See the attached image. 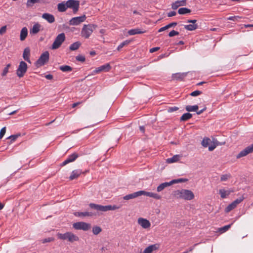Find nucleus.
<instances>
[{"mask_svg": "<svg viewBox=\"0 0 253 253\" xmlns=\"http://www.w3.org/2000/svg\"><path fill=\"white\" fill-rule=\"evenodd\" d=\"M231 226V224L225 225L222 227L220 228L219 229V231L221 233H224L225 231H227L230 228Z\"/></svg>", "mask_w": 253, "mask_h": 253, "instance_id": "79ce46f5", "label": "nucleus"}, {"mask_svg": "<svg viewBox=\"0 0 253 253\" xmlns=\"http://www.w3.org/2000/svg\"><path fill=\"white\" fill-rule=\"evenodd\" d=\"M237 206L232 202L225 209V212H229L232 210L234 209Z\"/></svg>", "mask_w": 253, "mask_h": 253, "instance_id": "ea45409f", "label": "nucleus"}, {"mask_svg": "<svg viewBox=\"0 0 253 253\" xmlns=\"http://www.w3.org/2000/svg\"><path fill=\"white\" fill-rule=\"evenodd\" d=\"M90 208L95 210L97 211H113L119 208V207L114 205H107V206H102L100 205H97L93 203H90L89 205Z\"/></svg>", "mask_w": 253, "mask_h": 253, "instance_id": "f03ea898", "label": "nucleus"}, {"mask_svg": "<svg viewBox=\"0 0 253 253\" xmlns=\"http://www.w3.org/2000/svg\"><path fill=\"white\" fill-rule=\"evenodd\" d=\"M236 16H230L227 18L228 20L234 21L237 18Z\"/></svg>", "mask_w": 253, "mask_h": 253, "instance_id": "69168bd1", "label": "nucleus"}, {"mask_svg": "<svg viewBox=\"0 0 253 253\" xmlns=\"http://www.w3.org/2000/svg\"><path fill=\"white\" fill-rule=\"evenodd\" d=\"M49 52L47 51L42 53L39 58L35 62V65L37 67L39 68L44 65L46 63H47L49 60Z\"/></svg>", "mask_w": 253, "mask_h": 253, "instance_id": "39448f33", "label": "nucleus"}, {"mask_svg": "<svg viewBox=\"0 0 253 253\" xmlns=\"http://www.w3.org/2000/svg\"><path fill=\"white\" fill-rule=\"evenodd\" d=\"M81 45V43L80 42H75L72 43L70 46L69 48L71 50H76L79 48V47Z\"/></svg>", "mask_w": 253, "mask_h": 253, "instance_id": "72a5a7b5", "label": "nucleus"}, {"mask_svg": "<svg viewBox=\"0 0 253 253\" xmlns=\"http://www.w3.org/2000/svg\"><path fill=\"white\" fill-rule=\"evenodd\" d=\"M45 77L47 80H52L53 79V76L51 74L46 75Z\"/></svg>", "mask_w": 253, "mask_h": 253, "instance_id": "680f3d73", "label": "nucleus"}, {"mask_svg": "<svg viewBox=\"0 0 253 253\" xmlns=\"http://www.w3.org/2000/svg\"><path fill=\"white\" fill-rule=\"evenodd\" d=\"M68 8L72 9L73 12L76 13L80 6V1L78 0H68L66 1Z\"/></svg>", "mask_w": 253, "mask_h": 253, "instance_id": "1a4fd4ad", "label": "nucleus"}, {"mask_svg": "<svg viewBox=\"0 0 253 253\" xmlns=\"http://www.w3.org/2000/svg\"><path fill=\"white\" fill-rule=\"evenodd\" d=\"M10 64H8L6 65V66L4 68L3 70V72L1 74V75L2 76H6V75L7 74V73H8V69L10 67Z\"/></svg>", "mask_w": 253, "mask_h": 253, "instance_id": "de8ad7c7", "label": "nucleus"}, {"mask_svg": "<svg viewBox=\"0 0 253 253\" xmlns=\"http://www.w3.org/2000/svg\"><path fill=\"white\" fill-rule=\"evenodd\" d=\"M231 177V176L230 174H223L221 176L220 180L221 181H225Z\"/></svg>", "mask_w": 253, "mask_h": 253, "instance_id": "a18cd8bd", "label": "nucleus"}, {"mask_svg": "<svg viewBox=\"0 0 253 253\" xmlns=\"http://www.w3.org/2000/svg\"><path fill=\"white\" fill-rule=\"evenodd\" d=\"M53 241H54L53 238H47L43 239L42 240V243L44 244V243H48V242H52Z\"/></svg>", "mask_w": 253, "mask_h": 253, "instance_id": "864d4df0", "label": "nucleus"}, {"mask_svg": "<svg viewBox=\"0 0 253 253\" xmlns=\"http://www.w3.org/2000/svg\"><path fill=\"white\" fill-rule=\"evenodd\" d=\"M65 40V35L64 33L59 34L55 38L53 43H52V49H56L58 48Z\"/></svg>", "mask_w": 253, "mask_h": 253, "instance_id": "423d86ee", "label": "nucleus"}, {"mask_svg": "<svg viewBox=\"0 0 253 253\" xmlns=\"http://www.w3.org/2000/svg\"><path fill=\"white\" fill-rule=\"evenodd\" d=\"M30 56V49L28 47H26L23 51V58L25 61H26L28 63H31Z\"/></svg>", "mask_w": 253, "mask_h": 253, "instance_id": "a211bd4d", "label": "nucleus"}, {"mask_svg": "<svg viewBox=\"0 0 253 253\" xmlns=\"http://www.w3.org/2000/svg\"><path fill=\"white\" fill-rule=\"evenodd\" d=\"M202 94V91L199 90H195L190 93V95L192 96H196Z\"/></svg>", "mask_w": 253, "mask_h": 253, "instance_id": "3c124183", "label": "nucleus"}, {"mask_svg": "<svg viewBox=\"0 0 253 253\" xmlns=\"http://www.w3.org/2000/svg\"><path fill=\"white\" fill-rule=\"evenodd\" d=\"M57 235L59 239L68 240L70 242L78 241L79 240V238L77 236L70 232H67L64 234L58 233Z\"/></svg>", "mask_w": 253, "mask_h": 253, "instance_id": "7ed1b4c3", "label": "nucleus"}, {"mask_svg": "<svg viewBox=\"0 0 253 253\" xmlns=\"http://www.w3.org/2000/svg\"><path fill=\"white\" fill-rule=\"evenodd\" d=\"M28 35V30L26 27H23L20 32V39L21 41L25 40Z\"/></svg>", "mask_w": 253, "mask_h": 253, "instance_id": "393cba45", "label": "nucleus"}, {"mask_svg": "<svg viewBox=\"0 0 253 253\" xmlns=\"http://www.w3.org/2000/svg\"><path fill=\"white\" fill-rule=\"evenodd\" d=\"M27 64L24 61H21L19 63L18 69L16 70V75L19 78L23 77L27 70Z\"/></svg>", "mask_w": 253, "mask_h": 253, "instance_id": "6e6552de", "label": "nucleus"}, {"mask_svg": "<svg viewBox=\"0 0 253 253\" xmlns=\"http://www.w3.org/2000/svg\"><path fill=\"white\" fill-rule=\"evenodd\" d=\"M111 69V67L110 64L107 63L105 65H102L99 67L96 68L93 71L91 75H93L99 73L101 72H108Z\"/></svg>", "mask_w": 253, "mask_h": 253, "instance_id": "f8f14e48", "label": "nucleus"}, {"mask_svg": "<svg viewBox=\"0 0 253 253\" xmlns=\"http://www.w3.org/2000/svg\"><path fill=\"white\" fill-rule=\"evenodd\" d=\"M41 27V26L39 23H35L30 29V34L31 35L37 34L40 31Z\"/></svg>", "mask_w": 253, "mask_h": 253, "instance_id": "aec40b11", "label": "nucleus"}, {"mask_svg": "<svg viewBox=\"0 0 253 253\" xmlns=\"http://www.w3.org/2000/svg\"><path fill=\"white\" fill-rule=\"evenodd\" d=\"M158 248L157 245H152L147 247L143 251V253H152L153 251L157 250Z\"/></svg>", "mask_w": 253, "mask_h": 253, "instance_id": "b1692460", "label": "nucleus"}, {"mask_svg": "<svg viewBox=\"0 0 253 253\" xmlns=\"http://www.w3.org/2000/svg\"><path fill=\"white\" fill-rule=\"evenodd\" d=\"M130 42V41L126 40L123 42H122L117 47V49L120 50L122 48H123L124 46L128 44Z\"/></svg>", "mask_w": 253, "mask_h": 253, "instance_id": "37998d69", "label": "nucleus"}, {"mask_svg": "<svg viewBox=\"0 0 253 253\" xmlns=\"http://www.w3.org/2000/svg\"><path fill=\"white\" fill-rule=\"evenodd\" d=\"M19 136H20L19 134L12 135L9 136L7 138L10 139L11 141H14Z\"/></svg>", "mask_w": 253, "mask_h": 253, "instance_id": "6e6d98bb", "label": "nucleus"}, {"mask_svg": "<svg viewBox=\"0 0 253 253\" xmlns=\"http://www.w3.org/2000/svg\"><path fill=\"white\" fill-rule=\"evenodd\" d=\"M159 49H160L159 47H155L152 48L150 49V53L154 52L155 51H158Z\"/></svg>", "mask_w": 253, "mask_h": 253, "instance_id": "bf43d9fd", "label": "nucleus"}, {"mask_svg": "<svg viewBox=\"0 0 253 253\" xmlns=\"http://www.w3.org/2000/svg\"><path fill=\"white\" fill-rule=\"evenodd\" d=\"M142 195H145L150 197L153 198L155 199L159 200L161 198V196L159 194L155 193L146 192L142 190Z\"/></svg>", "mask_w": 253, "mask_h": 253, "instance_id": "6ab92c4d", "label": "nucleus"}, {"mask_svg": "<svg viewBox=\"0 0 253 253\" xmlns=\"http://www.w3.org/2000/svg\"><path fill=\"white\" fill-rule=\"evenodd\" d=\"M206 110V107H205L204 108H203V109L201 110H199V111H197V114L198 115H200L204 111H205V110Z\"/></svg>", "mask_w": 253, "mask_h": 253, "instance_id": "e2e57ef3", "label": "nucleus"}, {"mask_svg": "<svg viewBox=\"0 0 253 253\" xmlns=\"http://www.w3.org/2000/svg\"><path fill=\"white\" fill-rule=\"evenodd\" d=\"M186 0H177L173 3L171 5V8L173 9H176L180 6H184L186 5Z\"/></svg>", "mask_w": 253, "mask_h": 253, "instance_id": "5701e85b", "label": "nucleus"}, {"mask_svg": "<svg viewBox=\"0 0 253 253\" xmlns=\"http://www.w3.org/2000/svg\"><path fill=\"white\" fill-rule=\"evenodd\" d=\"M76 59L78 61L84 62L85 60V58L84 55H79L76 57Z\"/></svg>", "mask_w": 253, "mask_h": 253, "instance_id": "49530a36", "label": "nucleus"}, {"mask_svg": "<svg viewBox=\"0 0 253 253\" xmlns=\"http://www.w3.org/2000/svg\"><path fill=\"white\" fill-rule=\"evenodd\" d=\"M59 69L64 72H71L72 71V68L68 65H63L59 67Z\"/></svg>", "mask_w": 253, "mask_h": 253, "instance_id": "f704fd0d", "label": "nucleus"}, {"mask_svg": "<svg viewBox=\"0 0 253 253\" xmlns=\"http://www.w3.org/2000/svg\"><path fill=\"white\" fill-rule=\"evenodd\" d=\"M188 73H177L172 75V79L177 81H182L187 76Z\"/></svg>", "mask_w": 253, "mask_h": 253, "instance_id": "dca6fc26", "label": "nucleus"}, {"mask_svg": "<svg viewBox=\"0 0 253 253\" xmlns=\"http://www.w3.org/2000/svg\"><path fill=\"white\" fill-rule=\"evenodd\" d=\"M79 157V155L76 153H74L72 155H69L66 160H65L62 164L61 166L63 167L67 164L75 161Z\"/></svg>", "mask_w": 253, "mask_h": 253, "instance_id": "ddd939ff", "label": "nucleus"}, {"mask_svg": "<svg viewBox=\"0 0 253 253\" xmlns=\"http://www.w3.org/2000/svg\"><path fill=\"white\" fill-rule=\"evenodd\" d=\"M6 132V127H3L0 131V138L1 139L5 134Z\"/></svg>", "mask_w": 253, "mask_h": 253, "instance_id": "5fc2aeb1", "label": "nucleus"}, {"mask_svg": "<svg viewBox=\"0 0 253 253\" xmlns=\"http://www.w3.org/2000/svg\"><path fill=\"white\" fill-rule=\"evenodd\" d=\"M233 191H226L224 189H220L219 190V193L220 194V196L222 198L224 199L227 196H228L231 192H233Z\"/></svg>", "mask_w": 253, "mask_h": 253, "instance_id": "2f4dec72", "label": "nucleus"}, {"mask_svg": "<svg viewBox=\"0 0 253 253\" xmlns=\"http://www.w3.org/2000/svg\"><path fill=\"white\" fill-rule=\"evenodd\" d=\"M144 32V31H142L140 29L136 28L129 30L128 31V34L129 35H134L135 34H143Z\"/></svg>", "mask_w": 253, "mask_h": 253, "instance_id": "c756f323", "label": "nucleus"}, {"mask_svg": "<svg viewBox=\"0 0 253 253\" xmlns=\"http://www.w3.org/2000/svg\"><path fill=\"white\" fill-rule=\"evenodd\" d=\"M211 142V139L209 138H204L202 141V145L204 147H207Z\"/></svg>", "mask_w": 253, "mask_h": 253, "instance_id": "a19ab883", "label": "nucleus"}, {"mask_svg": "<svg viewBox=\"0 0 253 253\" xmlns=\"http://www.w3.org/2000/svg\"><path fill=\"white\" fill-rule=\"evenodd\" d=\"M6 26H3L0 29V35H2L6 32Z\"/></svg>", "mask_w": 253, "mask_h": 253, "instance_id": "4d7b16f0", "label": "nucleus"}, {"mask_svg": "<svg viewBox=\"0 0 253 253\" xmlns=\"http://www.w3.org/2000/svg\"><path fill=\"white\" fill-rule=\"evenodd\" d=\"M138 223L144 229L149 228L151 226V223L148 220L141 217L138 218Z\"/></svg>", "mask_w": 253, "mask_h": 253, "instance_id": "4468645a", "label": "nucleus"}, {"mask_svg": "<svg viewBox=\"0 0 253 253\" xmlns=\"http://www.w3.org/2000/svg\"><path fill=\"white\" fill-rule=\"evenodd\" d=\"M178 35H179V32H178L176 31H174V30H172L169 33V37H172L173 36Z\"/></svg>", "mask_w": 253, "mask_h": 253, "instance_id": "8fccbe9b", "label": "nucleus"}, {"mask_svg": "<svg viewBox=\"0 0 253 253\" xmlns=\"http://www.w3.org/2000/svg\"><path fill=\"white\" fill-rule=\"evenodd\" d=\"M197 22V20L195 19L194 20H188L187 21L188 23H191L192 24H196V22Z\"/></svg>", "mask_w": 253, "mask_h": 253, "instance_id": "0e129e2a", "label": "nucleus"}, {"mask_svg": "<svg viewBox=\"0 0 253 253\" xmlns=\"http://www.w3.org/2000/svg\"><path fill=\"white\" fill-rule=\"evenodd\" d=\"M173 196L177 199H182L185 200H191L194 198V194L193 192L187 189L174 191Z\"/></svg>", "mask_w": 253, "mask_h": 253, "instance_id": "f257e3e1", "label": "nucleus"}, {"mask_svg": "<svg viewBox=\"0 0 253 253\" xmlns=\"http://www.w3.org/2000/svg\"><path fill=\"white\" fill-rule=\"evenodd\" d=\"M74 215L76 216H92L94 215V214L91 212H76L74 213Z\"/></svg>", "mask_w": 253, "mask_h": 253, "instance_id": "a878e982", "label": "nucleus"}, {"mask_svg": "<svg viewBox=\"0 0 253 253\" xmlns=\"http://www.w3.org/2000/svg\"><path fill=\"white\" fill-rule=\"evenodd\" d=\"M68 8L66 1H62L57 4L58 11L61 12H65Z\"/></svg>", "mask_w": 253, "mask_h": 253, "instance_id": "412c9836", "label": "nucleus"}, {"mask_svg": "<svg viewBox=\"0 0 253 253\" xmlns=\"http://www.w3.org/2000/svg\"><path fill=\"white\" fill-rule=\"evenodd\" d=\"M42 18L46 20L49 23H52L55 21L54 16L50 13H44L42 16Z\"/></svg>", "mask_w": 253, "mask_h": 253, "instance_id": "f3484780", "label": "nucleus"}, {"mask_svg": "<svg viewBox=\"0 0 253 253\" xmlns=\"http://www.w3.org/2000/svg\"><path fill=\"white\" fill-rule=\"evenodd\" d=\"M198 28L197 24H189L184 25V28L188 31H193Z\"/></svg>", "mask_w": 253, "mask_h": 253, "instance_id": "c9c22d12", "label": "nucleus"}, {"mask_svg": "<svg viewBox=\"0 0 253 253\" xmlns=\"http://www.w3.org/2000/svg\"><path fill=\"white\" fill-rule=\"evenodd\" d=\"M188 180L187 179L185 178H179L177 179H173L171 180L170 182V185H172L173 184L180 183V182H186Z\"/></svg>", "mask_w": 253, "mask_h": 253, "instance_id": "58836bf2", "label": "nucleus"}, {"mask_svg": "<svg viewBox=\"0 0 253 253\" xmlns=\"http://www.w3.org/2000/svg\"><path fill=\"white\" fill-rule=\"evenodd\" d=\"M86 17L85 15L81 16L73 17L69 21V24L70 25H78L84 21Z\"/></svg>", "mask_w": 253, "mask_h": 253, "instance_id": "9b49d317", "label": "nucleus"}, {"mask_svg": "<svg viewBox=\"0 0 253 253\" xmlns=\"http://www.w3.org/2000/svg\"><path fill=\"white\" fill-rule=\"evenodd\" d=\"M101 231V228L98 226H95L92 228V233L95 235L99 234Z\"/></svg>", "mask_w": 253, "mask_h": 253, "instance_id": "4c0bfd02", "label": "nucleus"}, {"mask_svg": "<svg viewBox=\"0 0 253 253\" xmlns=\"http://www.w3.org/2000/svg\"><path fill=\"white\" fill-rule=\"evenodd\" d=\"M80 104V102L75 103L73 104L72 107L75 108V107H76L78 105H79Z\"/></svg>", "mask_w": 253, "mask_h": 253, "instance_id": "774afa93", "label": "nucleus"}, {"mask_svg": "<svg viewBox=\"0 0 253 253\" xmlns=\"http://www.w3.org/2000/svg\"><path fill=\"white\" fill-rule=\"evenodd\" d=\"M178 110V108L176 106L169 107L168 109V112L171 113Z\"/></svg>", "mask_w": 253, "mask_h": 253, "instance_id": "603ef678", "label": "nucleus"}, {"mask_svg": "<svg viewBox=\"0 0 253 253\" xmlns=\"http://www.w3.org/2000/svg\"><path fill=\"white\" fill-rule=\"evenodd\" d=\"M142 195V190L134 192L131 194L126 195L123 197V199L125 200H129L138 197Z\"/></svg>", "mask_w": 253, "mask_h": 253, "instance_id": "2eb2a0df", "label": "nucleus"}, {"mask_svg": "<svg viewBox=\"0 0 253 253\" xmlns=\"http://www.w3.org/2000/svg\"><path fill=\"white\" fill-rule=\"evenodd\" d=\"M215 147L216 146L214 145H211V146H209V150L210 151H212L215 148Z\"/></svg>", "mask_w": 253, "mask_h": 253, "instance_id": "052dcab7", "label": "nucleus"}, {"mask_svg": "<svg viewBox=\"0 0 253 253\" xmlns=\"http://www.w3.org/2000/svg\"><path fill=\"white\" fill-rule=\"evenodd\" d=\"M139 129L142 133L145 132V127L144 126H140Z\"/></svg>", "mask_w": 253, "mask_h": 253, "instance_id": "338daca9", "label": "nucleus"}, {"mask_svg": "<svg viewBox=\"0 0 253 253\" xmlns=\"http://www.w3.org/2000/svg\"><path fill=\"white\" fill-rule=\"evenodd\" d=\"M43 0H28L27 5V6L29 5V3H31L32 4H35L36 3L40 2L41 1H43Z\"/></svg>", "mask_w": 253, "mask_h": 253, "instance_id": "09e8293b", "label": "nucleus"}, {"mask_svg": "<svg viewBox=\"0 0 253 253\" xmlns=\"http://www.w3.org/2000/svg\"><path fill=\"white\" fill-rule=\"evenodd\" d=\"M191 12V10L186 7H182L180 8L178 10V13L179 14H185L186 13H190Z\"/></svg>", "mask_w": 253, "mask_h": 253, "instance_id": "e433bc0d", "label": "nucleus"}, {"mask_svg": "<svg viewBox=\"0 0 253 253\" xmlns=\"http://www.w3.org/2000/svg\"><path fill=\"white\" fill-rule=\"evenodd\" d=\"M185 109L188 112L197 111L198 109V106L197 105L193 106L187 105L185 107Z\"/></svg>", "mask_w": 253, "mask_h": 253, "instance_id": "473e14b6", "label": "nucleus"}, {"mask_svg": "<svg viewBox=\"0 0 253 253\" xmlns=\"http://www.w3.org/2000/svg\"><path fill=\"white\" fill-rule=\"evenodd\" d=\"M192 117V115L189 113H184L180 117V121L181 122L186 121L189 120L190 118Z\"/></svg>", "mask_w": 253, "mask_h": 253, "instance_id": "7c9ffc66", "label": "nucleus"}, {"mask_svg": "<svg viewBox=\"0 0 253 253\" xmlns=\"http://www.w3.org/2000/svg\"><path fill=\"white\" fill-rule=\"evenodd\" d=\"M97 26L94 24L84 25L81 32L82 36L87 39L91 35Z\"/></svg>", "mask_w": 253, "mask_h": 253, "instance_id": "20e7f679", "label": "nucleus"}, {"mask_svg": "<svg viewBox=\"0 0 253 253\" xmlns=\"http://www.w3.org/2000/svg\"><path fill=\"white\" fill-rule=\"evenodd\" d=\"M181 156L179 155H174L172 158H168L166 160L167 163L170 164L178 162Z\"/></svg>", "mask_w": 253, "mask_h": 253, "instance_id": "bb28decb", "label": "nucleus"}, {"mask_svg": "<svg viewBox=\"0 0 253 253\" xmlns=\"http://www.w3.org/2000/svg\"><path fill=\"white\" fill-rule=\"evenodd\" d=\"M73 227L76 230H82L86 231L91 228V224L83 221H80L73 223Z\"/></svg>", "mask_w": 253, "mask_h": 253, "instance_id": "0eeeda50", "label": "nucleus"}, {"mask_svg": "<svg viewBox=\"0 0 253 253\" xmlns=\"http://www.w3.org/2000/svg\"><path fill=\"white\" fill-rule=\"evenodd\" d=\"M176 14V12L174 11H172L168 13V16L169 17L175 16Z\"/></svg>", "mask_w": 253, "mask_h": 253, "instance_id": "13d9d810", "label": "nucleus"}, {"mask_svg": "<svg viewBox=\"0 0 253 253\" xmlns=\"http://www.w3.org/2000/svg\"><path fill=\"white\" fill-rule=\"evenodd\" d=\"M253 152V143L251 145L245 148L243 150L241 151L237 156V159H240L242 157H245L250 153Z\"/></svg>", "mask_w": 253, "mask_h": 253, "instance_id": "9d476101", "label": "nucleus"}, {"mask_svg": "<svg viewBox=\"0 0 253 253\" xmlns=\"http://www.w3.org/2000/svg\"><path fill=\"white\" fill-rule=\"evenodd\" d=\"M82 173V171L81 169H76L73 170L70 177L69 179L71 180L77 178Z\"/></svg>", "mask_w": 253, "mask_h": 253, "instance_id": "4be33fe9", "label": "nucleus"}, {"mask_svg": "<svg viewBox=\"0 0 253 253\" xmlns=\"http://www.w3.org/2000/svg\"><path fill=\"white\" fill-rule=\"evenodd\" d=\"M171 186L170 182H166L160 184L157 188V191L160 192L163 190L165 188Z\"/></svg>", "mask_w": 253, "mask_h": 253, "instance_id": "cd10ccee", "label": "nucleus"}, {"mask_svg": "<svg viewBox=\"0 0 253 253\" xmlns=\"http://www.w3.org/2000/svg\"><path fill=\"white\" fill-rule=\"evenodd\" d=\"M177 23L176 22L170 23L167 25L166 26L163 27L161 28L160 29H159V30H158V32H163L165 30H166L171 27H175V26L177 25Z\"/></svg>", "mask_w": 253, "mask_h": 253, "instance_id": "c85d7f7f", "label": "nucleus"}, {"mask_svg": "<svg viewBox=\"0 0 253 253\" xmlns=\"http://www.w3.org/2000/svg\"><path fill=\"white\" fill-rule=\"evenodd\" d=\"M245 199L244 197L243 196H242L241 197H239V198L237 199L236 200H235V201H234L233 202V203H234V204H235L236 206H237V205L240 204V203H241L243 200Z\"/></svg>", "mask_w": 253, "mask_h": 253, "instance_id": "c03bdc74", "label": "nucleus"}]
</instances>
